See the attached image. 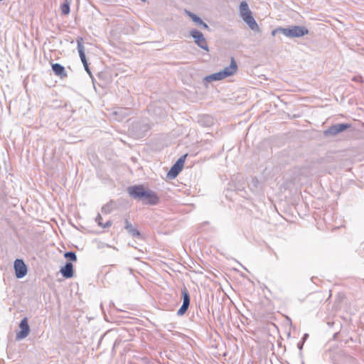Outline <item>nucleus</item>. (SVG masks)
Returning a JSON list of instances; mask_svg holds the SVG:
<instances>
[{"mask_svg":"<svg viewBox=\"0 0 364 364\" xmlns=\"http://www.w3.org/2000/svg\"><path fill=\"white\" fill-rule=\"evenodd\" d=\"M130 110L127 108H119L117 111L114 112L115 115H119V117L117 118V120H122L125 115H127Z\"/></svg>","mask_w":364,"mask_h":364,"instance_id":"obj_17","label":"nucleus"},{"mask_svg":"<svg viewBox=\"0 0 364 364\" xmlns=\"http://www.w3.org/2000/svg\"><path fill=\"white\" fill-rule=\"evenodd\" d=\"M239 11L240 16L251 12L250 9H249L247 3L245 1L240 3Z\"/></svg>","mask_w":364,"mask_h":364,"instance_id":"obj_16","label":"nucleus"},{"mask_svg":"<svg viewBox=\"0 0 364 364\" xmlns=\"http://www.w3.org/2000/svg\"><path fill=\"white\" fill-rule=\"evenodd\" d=\"M241 18L248 25L251 30L255 32L259 31V26L257 25L254 17L252 16V12L242 16Z\"/></svg>","mask_w":364,"mask_h":364,"instance_id":"obj_10","label":"nucleus"},{"mask_svg":"<svg viewBox=\"0 0 364 364\" xmlns=\"http://www.w3.org/2000/svg\"><path fill=\"white\" fill-rule=\"evenodd\" d=\"M188 14L191 18L193 20V21L195 22L198 26H200L203 28L205 29H209V26H208V24L203 22V20L196 14L192 12H188Z\"/></svg>","mask_w":364,"mask_h":364,"instance_id":"obj_15","label":"nucleus"},{"mask_svg":"<svg viewBox=\"0 0 364 364\" xmlns=\"http://www.w3.org/2000/svg\"><path fill=\"white\" fill-rule=\"evenodd\" d=\"M113 208H114L113 202L110 201L102 207L101 211L104 214H108V213H111V211L113 210Z\"/></svg>","mask_w":364,"mask_h":364,"instance_id":"obj_19","label":"nucleus"},{"mask_svg":"<svg viewBox=\"0 0 364 364\" xmlns=\"http://www.w3.org/2000/svg\"><path fill=\"white\" fill-rule=\"evenodd\" d=\"M60 272L66 279L72 278L74 275L73 265L71 262H67L64 267H61Z\"/></svg>","mask_w":364,"mask_h":364,"instance_id":"obj_11","label":"nucleus"},{"mask_svg":"<svg viewBox=\"0 0 364 364\" xmlns=\"http://www.w3.org/2000/svg\"><path fill=\"white\" fill-rule=\"evenodd\" d=\"M20 331L17 332L16 339L21 341L26 338L31 331L27 317H24L19 323Z\"/></svg>","mask_w":364,"mask_h":364,"instance_id":"obj_7","label":"nucleus"},{"mask_svg":"<svg viewBox=\"0 0 364 364\" xmlns=\"http://www.w3.org/2000/svg\"><path fill=\"white\" fill-rule=\"evenodd\" d=\"M61 14L63 15H68L70 13V3L65 0V2L61 5Z\"/></svg>","mask_w":364,"mask_h":364,"instance_id":"obj_20","label":"nucleus"},{"mask_svg":"<svg viewBox=\"0 0 364 364\" xmlns=\"http://www.w3.org/2000/svg\"><path fill=\"white\" fill-rule=\"evenodd\" d=\"M237 70V63H236L235 60L233 58H232L230 65L229 66L225 68L223 70H222L218 73H213V74H211L210 75L205 77L203 79V81H204V82L208 83L212 81H217V80H220L225 79L228 77H230V76L234 75L236 73Z\"/></svg>","mask_w":364,"mask_h":364,"instance_id":"obj_2","label":"nucleus"},{"mask_svg":"<svg viewBox=\"0 0 364 364\" xmlns=\"http://www.w3.org/2000/svg\"><path fill=\"white\" fill-rule=\"evenodd\" d=\"M82 38L80 37L77 39V50L79 53V55L80 58V60L83 65L87 64V58L85 53V47L82 44Z\"/></svg>","mask_w":364,"mask_h":364,"instance_id":"obj_13","label":"nucleus"},{"mask_svg":"<svg viewBox=\"0 0 364 364\" xmlns=\"http://www.w3.org/2000/svg\"><path fill=\"white\" fill-rule=\"evenodd\" d=\"M102 218L101 216V215L100 213L97 214L96 218H95V221L96 223L98 224L99 226L103 228H109L112 225V223L111 220H108L106 223L103 224L102 223Z\"/></svg>","mask_w":364,"mask_h":364,"instance_id":"obj_18","label":"nucleus"},{"mask_svg":"<svg viewBox=\"0 0 364 364\" xmlns=\"http://www.w3.org/2000/svg\"><path fill=\"white\" fill-rule=\"evenodd\" d=\"M345 359H346L347 363H350L352 361V360H353L352 357L348 356V355L345 356Z\"/></svg>","mask_w":364,"mask_h":364,"instance_id":"obj_26","label":"nucleus"},{"mask_svg":"<svg viewBox=\"0 0 364 364\" xmlns=\"http://www.w3.org/2000/svg\"><path fill=\"white\" fill-rule=\"evenodd\" d=\"M64 257H65V258L69 259L71 262L77 261V255L75 252H73V251L66 252L64 254Z\"/></svg>","mask_w":364,"mask_h":364,"instance_id":"obj_21","label":"nucleus"},{"mask_svg":"<svg viewBox=\"0 0 364 364\" xmlns=\"http://www.w3.org/2000/svg\"><path fill=\"white\" fill-rule=\"evenodd\" d=\"M190 36L194 39L195 43L198 47L205 50H209L206 40L203 34L200 31L196 29H193L190 31Z\"/></svg>","mask_w":364,"mask_h":364,"instance_id":"obj_5","label":"nucleus"},{"mask_svg":"<svg viewBox=\"0 0 364 364\" xmlns=\"http://www.w3.org/2000/svg\"><path fill=\"white\" fill-rule=\"evenodd\" d=\"M186 156L187 154H185L177 160V161L171 166V169L168 172L167 178L169 179H173L176 178L183 167Z\"/></svg>","mask_w":364,"mask_h":364,"instance_id":"obj_4","label":"nucleus"},{"mask_svg":"<svg viewBox=\"0 0 364 364\" xmlns=\"http://www.w3.org/2000/svg\"><path fill=\"white\" fill-rule=\"evenodd\" d=\"M14 268L15 270L16 277L18 279H21L25 277L28 272L27 266L24 261L21 259H16L14 262Z\"/></svg>","mask_w":364,"mask_h":364,"instance_id":"obj_9","label":"nucleus"},{"mask_svg":"<svg viewBox=\"0 0 364 364\" xmlns=\"http://www.w3.org/2000/svg\"><path fill=\"white\" fill-rule=\"evenodd\" d=\"M142 127H143V129H143V132H142V133L139 134L137 135V136H138V137H142V136H144V132H147V131L149 129V125H148V124H143V125H142Z\"/></svg>","mask_w":364,"mask_h":364,"instance_id":"obj_22","label":"nucleus"},{"mask_svg":"<svg viewBox=\"0 0 364 364\" xmlns=\"http://www.w3.org/2000/svg\"><path fill=\"white\" fill-rule=\"evenodd\" d=\"M127 192L132 198L142 200L145 204L156 205L159 202V198L156 193L144 188L142 185L129 186Z\"/></svg>","mask_w":364,"mask_h":364,"instance_id":"obj_1","label":"nucleus"},{"mask_svg":"<svg viewBox=\"0 0 364 364\" xmlns=\"http://www.w3.org/2000/svg\"><path fill=\"white\" fill-rule=\"evenodd\" d=\"M125 225L124 228L125 230L133 237H140L141 234L139 231L134 228L132 225L129 222L128 219H125L124 221Z\"/></svg>","mask_w":364,"mask_h":364,"instance_id":"obj_14","label":"nucleus"},{"mask_svg":"<svg viewBox=\"0 0 364 364\" xmlns=\"http://www.w3.org/2000/svg\"><path fill=\"white\" fill-rule=\"evenodd\" d=\"M181 298L183 299V304L177 311L178 316L185 314L190 305V294L186 287H183L181 289Z\"/></svg>","mask_w":364,"mask_h":364,"instance_id":"obj_8","label":"nucleus"},{"mask_svg":"<svg viewBox=\"0 0 364 364\" xmlns=\"http://www.w3.org/2000/svg\"><path fill=\"white\" fill-rule=\"evenodd\" d=\"M84 65V68H85V70H86V72L91 76L92 74H91V71L90 70V68H89V65H88V63L87 64H85L83 65Z\"/></svg>","mask_w":364,"mask_h":364,"instance_id":"obj_24","label":"nucleus"},{"mask_svg":"<svg viewBox=\"0 0 364 364\" xmlns=\"http://www.w3.org/2000/svg\"><path fill=\"white\" fill-rule=\"evenodd\" d=\"M52 70L55 75L57 76H59L60 78H65L68 76V74L65 71V68L59 64V63H54L52 65Z\"/></svg>","mask_w":364,"mask_h":364,"instance_id":"obj_12","label":"nucleus"},{"mask_svg":"<svg viewBox=\"0 0 364 364\" xmlns=\"http://www.w3.org/2000/svg\"><path fill=\"white\" fill-rule=\"evenodd\" d=\"M281 29H284V28L279 27V28H275L274 30L272 31V35L275 36L277 33H278V32L281 33Z\"/></svg>","mask_w":364,"mask_h":364,"instance_id":"obj_23","label":"nucleus"},{"mask_svg":"<svg viewBox=\"0 0 364 364\" xmlns=\"http://www.w3.org/2000/svg\"><path fill=\"white\" fill-rule=\"evenodd\" d=\"M252 182L255 183V186H256V184L258 183V181L256 178H253Z\"/></svg>","mask_w":364,"mask_h":364,"instance_id":"obj_28","label":"nucleus"},{"mask_svg":"<svg viewBox=\"0 0 364 364\" xmlns=\"http://www.w3.org/2000/svg\"><path fill=\"white\" fill-rule=\"evenodd\" d=\"M350 127L349 124H336L323 131L325 136H334Z\"/></svg>","mask_w":364,"mask_h":364,"instance_id":"obj_6","label":"nucleus"},{"mask_svg":"<svg viewBox=\"0 0 364 364\" xmlns=\"http://www.w3.org/2000/svg\"><path fill=\"white\" fill-rule=\"evenodd\" d=\"M303 346H304V342H303V341H300V342L298 343V345H297L298 348H299L300 350H302V348H303Z\"/></svg>","mask_w":364,"mask_h":364,"instance_id":"obj_25","label":"nucleus"},{"mask_svg":"<svg viewBox=\"0 0 364 364\" xmlns=\"http://www.w3.org/2000/svg\"><path fill=\"white\" fill-rule=\"evenodd\" d=\"M309 337V334L308 333H305L304 336H303V338H302V341L304 343L306 341V340L307 339V338Z\"/></svg>","mask_w":364,"mask_h":364,"instance_id":"obj_27","label":"nucleus"},{"mask_svg":"<svg viewBox=\"0 0 364 364\" xmlns=\"http://www.w3.org/2000/svg\"><path fill=\"white\" fill-rule=\"evenodd\" d=\"M309 30L302 26H291L281 29V33L288 38H300L309 33Z\"/></svg>","mask_w":364,"mask_h":364,"instance_id":"obj_3","label":"nucleus"}]
</instances>
